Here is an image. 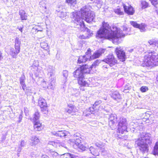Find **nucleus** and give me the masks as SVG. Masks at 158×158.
Listing matches in <instances>:
<instances>
[{"mask_svg":"<svg viewBox=\"0 0 158 158\" xmlns=\"http://www.w3.org/2000/svg\"><path fill=\"white\" fill-rule=\"evenodd\" d=\"M49 79H50V80H49L50 82L48 83L47 88L48 89H51L53 90L54 89L55 87V81L54 80V78H51Z\"/></svg>","mask_w":158,"mask_h":158,"instance_id":"21","label":"nucleus"},{"mask_svg":"<svg viewBox=\"0 0 158 158\" xmlns=\"http://www.w3.org/2000/svg\"><path fill=\"white\" fill-rule=\"evenodd\" d=\"M138 28L141 32H144L147 30V26L146 24L142 23L140 24H139Z\"/></svg>","mask_w":158,"mask_h":158,"instance_id":"25","label":"nucleus"},{"mask_svg":"<svg viewBox=\"0 0 158 158\" xmlns=\"http://www.w3.org/2000/svg\"><path fill=\"white\" fill-rule=\"evenodd\" d=\"M105 51L106 50L105 49H100L97 52H94L92 56H91V55H90V59H94L99 57L102 53H104Z\"/></svg>","mask_w":158,"mask_h":158,"instance_id":"14","label":"nucleus"},{"mask_svg":"<svg viewBox=\"0 0 158 158\" xmlns=\"http://www.w3.org/2000/svg\"><path fill=\"white\" fill-rule=\"evenodd\" d=\"M152 4L154 6H155L156 5H157L158 3L157 0H149Z\"/></svg>","mask_w":158,"mask_h":158,"instance_id":"51","label":"nucleus"},{"mask_svg":"<svg viewBox=\"0 0 158 158\" xmlns=\"http://www.w3.org/2000/svg\"><path fill=\"white\" fill-rule=\"evenodd\" d=\"M43 28L39 27V26H38L37 27H33V28L32 29V31H33L34 30H35V31H37V32H38L39 31H43Z\"/></svg>","mask_w":158,"mask_h":158,"instance_id":"41","label":"nucleus"},{"mask_svg":"<svg viewBox=\"0 0 158 158\" xmlns=\"http://www.w3.org/2000/svg\"><path fill=\"white\" fill-rule=\"evenodd\" d=\"M69 141L70 143H74V144L77 145V141L76 140L75 138H73V139H70Z\"/></svg>","mask_w":158,"mask_h":158,"instance_id":"45","label":"nucleus"},{"mask_svg":"<svg viewBox=\"0 0 158 158\" xmlns=\"http://www.w3.org/2000/svg\"><path fill=\"white\" fill-rule=\"evenodd\" d=\"M153 154L154 155H158V142H156L154 149Z\"/></svg>","mask_w":158,"mask_h":158,"instance_id":"35","label":"nucleus"},{"mask_svg":"<svg viewBox=\"0 0 158 158\" xmlns=\"http://www.w3.org/2000/svg\"><path fill=\"white\" fill-rule=\"evenodd\" d=\"M127 123L126 118H119L118 130L119 133L123 134L125 132H127Z\"/></svg>","mask_w":158,"mask_h":158,"instance_id":"6","label":"nucleus"},{"mask_svg":"<svg viewBox=\"0 0 158 158\" xmlns=\"http://www.w3.org/2000/svg\"><path fill=\"white\" fill-rule=\"evenodd\" d=\"M18 29H19V30L21 32H22L23 31V28L22 27H18Z\"/></svg>","mask_w":158,"mask_h":158,"instance_id":"62","label":"nucleus"},{"mask_svg":"<svg viewBox=\"0 0 158 158\" xmlns=\"http://www.w3.org/2000/svg\"><path fill=\"white\" fill-rule=\"evenodd\" d=\"M47 71V75L49 78H54L55 71L54 68L51 65H49L45 69Z\"/></svg>","mask_w":158,"mask_h":158,"instance_id":"13","label":"nucleus"},{"mask_svg":"<svg viewBox=\"0 0 158 158\" xmlns=\"http://www.w3.org/2000/svg\"><path fill=\"white\" fill-rule=\"evenodd\" d=\"M102 103V101L101 100H99L98 101H96L95 102L94 104V106L95 105V106H98L99 104H100Z\"/></svg>","mask_w":158,"mask_h":158,"instance_id":"55","label":"nucleus"},{"mask_svg":"<svg viewBox=\"0 0 158 158\" xmlns=\"http://www.w3.org/2000/svg\"><path fill=\"white\" fill-rule=\"evenodd\" d=\"M24 111L26 115L27 116H28V115L29 114H28V110L27 108H24Z\"/></svg>","mask_w":158,"mask_h":158,"instance_id":"56","label":"nucleus"},{"mask_svg":"<svg viewBox=\"0 0 158 158\" xmlns=\"http://www.w3.org/2000/svg\"><path fill=\"white\" fill-rule=\"evenodd\" d=\"M89 151L94 156H97L99 155V152L97 149L94 148L93 147H90L89 148Z\"/></svg>","mask_w":158,"mask_h":158,"instance_id":"26","label":"nucleus"},{"mask_svg":"<svg viewBox=\"0 0 158 158\" xmlns=\"http://www.w3.org/2000/svg\"><path fill=\"white\" fill-rule=\"evenodd\" d=\"M120 61L123 62L125 60L126 57L125 52L121 47H117L115 51Z\"/></svg>","mask_w":158,"mask_h":158,"instance_id":"7","label":"nucleus"},{"mask_svg":"<svg viewBox=\"0 0 158 158\" xmlns=\"http://www.w3.org/2000/svg\"><path fill=\"white\" fill-rule=\"evenodd\" d=\"M51 133L53 135L62 138H64L69 134L68 132L65 130L58 131H53L51 132Z\"/></svg>","mask_w":158,"mask_h":158,"instance_id":"12","label":"nucleus"},{"mask_svg":"<svg viewBox=\"0 0 158 158\" xmlns=\"http://www.w3.org/2000/svg\"><path fill=\"white\" fill-rule=\"evenodd\" d=\"M80 69L83 74L92 73L91 69H91V66H89L88 65L85 64L82 65Z\"/></svg>","mask_w":158,"mask_h":158,"instance_id":"16","label":"nucleus"},{"mask_svg":"<svg viewBox=\"0 0 158 158\" xmlns=\"http://www.w3.org/2000/svg\"><path fill=\"white\" fill-rule=\"evenodd\" d=\"M148 43L150 45L157 46L158 48V40L156 41L154 40H150L148 41Z\"/></svg>","mask_w":158,"mask_h":158,"instance_id":"30","label":"nucleus"},{"mask_svg":"<svg viewBox=\"0 0 158 158\" xmlns=\"http://www.w3.org/2000/svg\"><path fill=\"white\" fill-rule=\"evenodd\" d=\"M39 118L40 115L38 111H35L34 114V117L33 119V122L39 121Z\"/></svg>","mask_w":158,"mask_h":158,"instance_id":"29","label":"nucleus"},{"mask_svg":"<svg viewBox=\"0 0 158 158\" xmlns=\"http://www.w3.org/2000/svg\"><path fill=\"white\" fill-rule=\"evenodd\" d=\"M19 15L20 16V18L22 20H26L27 19V16L25 12L23 10H20Z\"/></svg>","mask_w":158,"mask_h":158,"instance_id":"28","label":"nucleus"},{"mask_svg":"<svg viewBox=\"0 0 158 158\" xmlns=\"http://www.w3.org/2000/svg\"><path fill=\"white\" fill-rule=\"evenodd\" d=\"M102 62L107 64L103 65L102 68L107 69L109 66L111 67L117 63V60L115 59L114 56L112 54L109 55L107 58L102 60Z\"/></svg>","mask_w":158,"mask_h":158,"instance_id":"5","label":"nucleus"},{"mask_svg":"<svg viewBox=\"0 0 158 158\" xmlns=\"http://www.w3.org/2000/svg\"><path fill=\"white\" fill-rule=\"evenodd\" d=\"M58 15L62 19H63L66 16V13L63 12L58 11Z\"/></svg>","mask_w":158,"mask_h":158,"instance_id":"32","label":"nucleus"},{"mask_svg":"<svg viewBox=\"0 0 158 158\" xmlns=\"http://www.w3.org/2000/svg\"><path fill=\"white\" fill-rule=\"evenodd\" d=\"M95 17V15L90 9L87 6L83 7L81 11L75 13L73 12L71 16L72 20L76 26H78L77 27L80 28V30H83L82 29L85 27V25L82 21V19H84L87 22L90 23L93 20Z\"/></svg>","mask_w":158,"mask_h":158,"instance_id":"2","label":"nucleus"},{"mask_svg":"<svg viewBox=\"0 0 158 158\" xmlns=\"http://www.w3.org/2000/svg\"><path fill=\"white\" fill-rule=\"evenodd\" d=\"M108 119L109 125L110 126L111 128H114V125H115L117 122L116 115L114 114H110L109 116Z\"/></svg>","mask_w":158,"mask_h":158,"instance_id":"9","label":"nucleus"},{"mask_svg":"<svg viewBox=\"0 0 158 158\" xmlns=\"http://www.w3.org/2000/svg\"><path fill=\"white\" fill-rule=\"evenodd\" d=\"M15 51L13 48H10V54L13 58H16L17 55L19 52L20 50V49H19V48L17 47H15Z\"/></svg>","mask_w":158,"mask_h":158,"instance_id":"17","label":"nucleus"},{"mask_svg":"<svg viewBox=\"0 0 158 158\" xmlns=\"http://www.w3.org/2000/svg\"><path fill=\"white\" fill-rule=\"evenodd\" d=\"M62 158H69L70 157V153H66L63 155H61Z\"/></svg>","mask_w":158,"mask_h":158,"instance_id":"48","label":"nucleus"},{"mask_svg":"<svg viewBox=\"0 0 158 158\" xmlns=\"http://www.w3.org/2000/svg\"><path fill=\"white\" fill-rule=\"evenodd\" d=\"M70 157L71 158H77V156L74 154L70 153Z\"/></svg>","mask_w":158,"mask_h":158,"instance_id":"57","label":"nucleus"},{"mask_svg":"<svg viewBox=\"0 0 158 158\" xmlns=\"http://www.w3.org/2000/svg\"><path fill=\"white\" fill-rule=\"evenodd\" d=\"M75 137H77L76 138H75L76 140L77 141V142H80V140L79 139V134L77 133L76 134H75L73 135V138H75Z\"/></svg>","mask_w":158,"mask_h":158,"instance_id":"49","label":"nucleus"},{"mask_svg":"<svg viewBox=\"0 0 158 158\" xmlns=\"http://www.w3.org/2000/svg\"><path fill=\"white\" fill-rule=\"evenodd\" d=\"M141 5H142V9H145L147 7L148 5V4L145 1L142 0L141 1Z\"/></svg>","mask_w":158,"mask_h":158,"instance_id":"36","label":"nucleus"},{"mask_svg":"<svg viewBox=\"0 0 158 158\" xmlns=\"http://www.w3.org/2000/svg\"><path fill=\"white\" fill-rule=\"evenodd\" d=\"M72 93L73 95L75 96L76 97H78L79 95L78 91L76 89H73L72 90Z\"/></svg>","mask_w":158,"mask_h":158,"instance_id":"39","label":"nucleus"},{"mask_svg":"<svg viewBox=\"0 0 158 158\" xmlns=\"http://www.w3.org/2000/svg\"><path fill=\"white\" fill-rule=\"evenodd\" d=\"M140 90L142 92H144L148 90V88L147 87L143 86L140 88Z\"/></svg>","mask_w":158,"mask_h":158,"instance_id":"47","label":"nucleus"},{"mask_svg":"<svg viewBox=\"0 0 158 158\" xmlns=\"http://www.w3.org/2000/svg\"><path fill=\"white\" fill-rule=\"evenodd\" d=\"M38 104L41 108V110L43 111H48V106L46 102L45 99L42 98H39L38 102Z\"/></svg>","mask_w":158,"mask_h":158,"instance_id":"10","label":"nucleus"},{"mask_svg":"<svg viewBox=\"0 0 158 158\" xmlns=\"http://www.w3.org/2000/svg\"><path fill=\"white\" fill-rule=\"evenodd\" d=\"M21 85H22V89L23 90H25V88L26 87V85L25 84V82L20 83Z\"/></svg>","mask_w":158,"mask_h":158,"instance_id":"54","label":"nucleus"},{"mask_svg":"<svg viewBox=\"0 0 158 158\" xmlns=\"http://www.w3.org/2000/svg\"><path fill=\"white\" fill-rule=\"evenodd\" d=\"M26 145V143L25 141L23 140H22L20 143V144L19 145V149L17 151L18 152H21V150H22L21 148L25 146Z\"/></svg>","mask_w":158,"mask_h":158,"instance_id":"33","label":"nucleus"},{"mask_svg":"<svg viewBox=\"0 0 158 158\" xmlns=\"http://www.w3.org/2000/svg\"><path fill=\"white\" fill-rule=\"evenodd\" d=\"M65 111L68 113L73 115L76 112V109L73 105H68V108L66 109Z\"/></svg>","mask_w":158,"mask_h":158,"instance_id":"19","label":"nucleus"},{"mask_svg":"<svg viewBox=\"0 0 158 158\" xmlns=\"http://www.w3.org/2000/svg\"><path fill=\"white\" fill-rule=\"evenodd\" d=\"M42 158H49V157L47 155H44L42 156Z\"/></svg>","mask_w":158,"mask_h":158,"instance_id":"60","label":"nucleus"},{"mask_svg":"<svg viewBox=\"0 0 158 158\" xmlns=\"http://www.w3.org/2000/svg\"><path fill=\"white\" fill-rule=\"evenodd\" d=\"M73 74L74 77L77 78L78 79L81 77H84L83 74L80 68L76 70L73 72Z\"/></svg>","mask_w":158,"mask_h":158,"instance_id":"18","label":"nucleus"},{"mask_svg":"<svg viewBox=\"0 0 158 158\" xmlns=\"http://www.w3.org/2000/svg\"><path fill=\"white\" fill-rule=\"evenodd\" d=\"M125 35L120 28L114 25L111 27L108 23L103 22L102 26L98 31L96 36L99 38H105L117 44L120 42V39Z\"/></svg>","mask_w":158,"mask_h":158,"instance_id":"1","label":"nucleus"},{"mask_svg":"<svg viewBox=\"0 0 158 158\" xmlns=\"http://www.w3.org/2000/svg\"><path fill=\"white\" fill-rule=\"evenodd\" d=\"M151 135L148 133L142 132L139 135L137 139L135 141L140 151L143 153H147L148 150V145L151 143L150 139Z\"/></svg>","mask_w":158,"mask_h":158,"instance_id":"3","label":"nucleus"},{"mask_svg":"<svg viewBox=\"0 0 158 158\" xmlns=\"http://www.w3.org/2000/svg\"><path fill=\"white\" fill-rule=\"evenodd\" d=\"M40 6H42L43 7H44L45 9H46V3L44 1H42L40 2L39 3Z\"/></svg>","mask_w":158,"mask_h":158,"instance_id":"46","label":"nucleus"},{"mask_svg":"<svg viewBox=\"0 0 158 158\" xmlns=\"http://www.w3.org/2000/svg\"><path fill=\"white\" fill-rule=\"evenodd\" d=\"M25 77L24 75H22L20 78V83L25 82Z\"/></svg>","mask_w":158,"mask_h":158,"instance_id":"52","label":"nucleus"},{"mask_svg":"<svg viewBox=\"0 0 158 158\" xmlns=\"http://www.w3.org/2000/svg\"><path fill=\"white\" fill-rule=\"evenodd\" d=\"M115 13L120 15L123 14V12L120 9L118 8L115 10Z\"/></svg>","mask_w":158,"mask_h":158,"instance_id":"50","label":"nucleus"},{"mask_svg":"<svg viewBox=\"0 0 158 158\" xmlns=\"http://www.w3.org/2000/svg\"><path fill=\"white\" fill-rule=\"evenodd\" d=\"M111 97L114 99L118 100L121 99V96L119 93L117 91H115L112 93L111 95Z\"/></svg>","mask_w":158,"mask_h":158,"instance_id":"23","label":"nucleus"},{"mask_svg":"<svg viewBox=\"0 0 158 158\" xmlns=\"http://www.w3.org/2000/svg\"><path fill=\"white\" fill-rule=\"evenodd\" d=\"M66 2L71 8L74 9V6L77 3L76 0H66Z\"/></svg>","mask_w":158,"mask_h":158,"instance_id":"27","label":"nucleus"},{"mask_svg":"<svg viewBox=\"0 0 158 158\" xmlns=\"http://www.w3.org/2000/svg\"><path fill=\"white\" fill-rule=\"evenodd\" d=\"M15 47H17L19 48V49H20V45L21 44L20 41L19 40V38L18 37H16L15 39Z\"/></svg>","mask_w":158,"mask_h":158,"instance_id":"37","label":"nucleus"},{"mask_svg":"<svg viewBox=\"0 0 158 158\" xmlns=\"http://www.w3.org/2000/svg\"><path fill=\"white\" fill-rule=\"evenodd\" d=\"M79 142H77V146L78 148L81 150L84 151L86 150L87 147L85 145H84L81 143H79Z\"/></svg>","mask_w":158,"mask_h":158,"instance_id":"31","label":"nucleus"},{"mask_svg":"<svg viewBox=\"0 0 158 158\" xmlns=\"http://www.w3.org/2000/svg\"><path fill=\"white\" fill-rule=\"evenodd\" d=\"M102 153L103 155H105L107 153V151L104 148H101Z\"/></svg>","mask_w":158,"mask_h":158,"instance_id":"53","label":"nucleus"},{"mask_svg":"<svg viewBox=\"0 0 158 158\" xmlns=\"http://www.w3.org/2000/svg\"><path fill=\"white\" fill-rule=\"evenodd\" d=\"M33 65L36 67H37L39 66L38 62L37 61H34Z\"/></svg>","mask_w":158,"mask_h":158,"instance_id":"58","label":"nucleus"},{"mask_svg":"<svg viewBox=\"0 0 158 158\" xmlns=\"http://www.w3.org/2000/svg\"><path fill=\"white\" fill-rule=\"evenodd\" d=\"M78 80V83L82 86H88L89 84L85 80L84 77H81Z\"/></svg>","mask_w":158,"mask_h":158,"instance_id":"24","label":"nucleus"},{"mask_svg":"<svg viewBox=\"0 0 158 158\" xmlns=\"http://www.w3.org/2000/svg\"><path fill=\"white\" fill-rule=\"evenodd\" d=\"M62 74L64 77V80H66L68 75V71L66 70H64L62 72Z\"/></svg>","mask_w":158,"mask_h":158,"instance_id":"44","label":"nucleus"},{"mask_svg":"<svg viewBox=\"0 0 158 158\" xmlns=\"http://www.w3.org/2000/svg\"><path fill=\"white\" fill-rule=\"evenodd\" d=\"M33 123L34 129L35 131H40L43 129L41 123L39 121H36Z\"/></svg>","mask_w":158,"mask_h":158,"instance_id":"20","label":"nucleus"},{"mask_svg":"<svg viewBox=\"0 0 158 158\" xmlns=\"http://www.w3.org/2000/svg\"><path fill=\"white\" fill-rule=\"evenodd\" d=\"M123 7L125 12L129 15H133L134 13L135 10L133 8L128 4H123Z\"/></svg>","mask_w":158,"mask_h":158,"instance_id":"11","label":"nucleus"},{"mask_svg":"<svg viewBox=\"0 0 158 158\" xmlns=\"http://www.w3.org/2000/svg\"><path fill=\"white\" fill-rule=\"evenodd\" d=\"M31 140L30 144L32 146L37 145L40 142L39 139L35 136L32 137Z\"/></svg>","mask_w":158,"mask_h":158,"instance_id":"22","label":"nucleus"},{"mask_svg":"<svg viewBox=\"0 0 158 158\" xmlns=\"http://www.w3.org/2000/svg\"><path fill=\"white\" fill-rule=\"evenodd\" d=\"M123 31H126V30L127 29V27L123 26Z\"/></svg>","mask_w":158,"mask_h":158,"instance_id":"63","label":"nucleus"},{"mask_svg":"<svg viewBox=\"0 0 158 158\" xmlns=\"http://www.w3.org/2000/svg\"><path fill=\"white\" fill-rule=\"evenodd\" d=\"M50 155L53 158H56L58 155L57 153L52 151L50 150L49 152Z\"/></svg>","mask_w":158,"mask_h":158,"instance_id":"40","label":"nucleus"},{"mask_svg":"<svg viewBox=\"0 0 158 158\" xmlns=\"http://www.w3.org/2000/svg\"><path fill=\"white\" fill-rule=\"evenodd\" d=\"M130 23L131 25L135 28H138L139 24L137 23L136 22L131 21Z\"/></svg>","mask_w":158,"mask_h":158,"instance_id":"42","label":"nucleus"},{"mask_svg":"<svg viewBox=\"0 0 158 158\" xmlns=\"http://www.w3.org/2000/svg\"><path fill=\"white\" fill-rule=\"evenodd\" d=\"M40 46L44 49L47 50L48 48V45L46 42H43L40 43Z\"/></svg>","mask_w":158,"mask_h":158,"instance_id":"38","label":"nucleus"},{"mask_svg":"<svg viewBox=\"0 0 158 158\" xmlns=\"http://www.w3.org/2000/svg\"><path fill=\"white\" fill-rule=\"evenodd\" d=\"M95 145L97 147H99L100 146H101L102 145V143H101L100 144L98 143H95Z\"/></svg>","mask_w":158,"mask_h":158,"instance_id":"59","label":"nucleus"},{"mask_svg":"<svg viewBox=\"0 0 158 158\" xmlns=\"http://www.w3.org/2000/svg\"><path fill=\"white\" fill-rule=\"evenodd\" d=\"M22 116L21 114H20L19 116V121L20 122L21 120L22 119Z\"/></svg>","mask_w":158,"mask_h":158,"instance_id":"61","label":"nucleus"},{"mask_svg":"<svg viewBox=\"0 0 158 158\" xmlns=\"http://www.w3.org/2000/svg\"><path fill=\"white\" fill-rule=\"evenodd\" d=\"M90 48H89L87 52L85 53V55L83 56H80L78 60V63L80 64L85 62L86 61L90 59V56L91 55L90 54Z\"/></svg>","mask_w":158,"mask_h":158,"instance_id":"8","label":"nucleus"},{"mask_svg":"<svg viewBox=\"0 0 158 158\" xmlns=\"http://www.w3.org/2000/svg\"><path fill=\"white\" fill-rule=\"evenodd\" d=\"M49 144L50 145H53V146L57 147L58 146H60V143H58L57 142H54V141H51L49 142Z\"/></svg>","mask_w":158,"mask_h":158,"instance_id":"43","label":"nucleus"},{"mask_svg":"<svg viewBox=\"0 0 158 158\" xmlns=\"http://www.w3.org/2000/svg\"><path fill=\"white\" fill-rule=\"evenodd\" d=\"M85 31L86 33L85 35H81L79 36V38L81 39H88L91 37L93 35L92 31L88 28H86Z\"/></svg>","mask_w":158,"mask_h":158,"instance_id":"15","label":"nucleus"},{"mask_svg":"<svg viewBox=\"0 0 158 158\" xmlns=\"http://www.w3.org/2000/svg\"><path fill=\"white\" fill-rule=\"evenodd\" d=\"M2 58V56L0 54V60H1V59Z\"/></svg>","mask_w":158,"mask_h":158,"instance_id":"64","label":"nucleus"},{"mask_svg":"<svg viewBox=\"0 0 158 158\" xmlns=\"http://www.w3.org/2000/svg\"><path fill=\"white\" fill-rule=\"evenodd\" d=\"M143 63L147 66L158 65V54L154 51H150L144 56Z\"/></svg>","mask_w":158,"mask_h":158,"instance_id":"4","label":"nucleus"},{"mask_svg":"<svg viewBox=\"0 0 158 158\" xmlns=\"http://www.w3.org/2000/svg\"><path fill=\"white\" fill-rule=\"evenodd\" d=\"M100 63V62L99 60H96L91 66V69L95 68L96 67L98 66Z\"/></svg>","mask_w":158,"mask_h":158,"instance_id":"34","label":"nucleus"}]
</instances>
